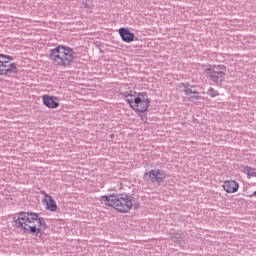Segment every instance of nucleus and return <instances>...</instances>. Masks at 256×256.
Segmentation results:
<instances>
[{
  "instance_id": "obj_1",
  "label": "nucleus",
  "mask_w": 256,
  "mask_h": 256,
  "mask_svg": "<svg viewBox=\"0 0 256 256\" xmlns=\"http://www.w3.org/2000/svg\"><path fill=\"white\" fill-rule=\"evenodd\" d=\"M17 229H21L24 233H32V235H43L47 230V224L35 212H18L13 217Z\"/></svg>"
},
{
  "instance_id": "obj_2",
  "label": "nucleus",
  "mask_w": 256,
  "mask_h": 256,
  "mask_svg": "<svg viewBox=\"0 0 256 256\" xmlns=\"http://www.w3.org/2000/svg\"><path fill=\"white\" fill-rule=\"evenodd\" d=\"M100 202L106 207H111L117 213H129L132 209H139V199L125 193H114L100 197Z\"/></svg>"
},
{
  "instance_id": "obj_3",
  "label": "nucleus",
  "mask_w": 256,
  "mask_h": 256,
  "mask_svg": "<svg viewBox=\"0 0 256 256\" xmlns=\"http://www.w3.org/2000/svg\"><path fill=\"white\" fill-rule=\"evenodd\" d=\"M124 101L127 102L130 109L136 113L139 117L149 113L151 109V99L146 92H137L135 90H129L122 93Z\"/></svg>"
},
{
  "instance_id": "obj_4",
  "label": "nucleus",
  "mask_w": 256,
  "mask_h": 256,
  "mask_svg": "<svg viewBox=\"0 0 256 256\" xmlns=\"http://www.w3.org/2000/svg\"><path fill=\"white\" fill-rule=\"evenodd\" d=\"M48 57L55 67H71V64L77 59V52L69 46L58 45L49 50Z\"/></svg>"
},
{
  "instance_id": "obj_5",
  "label": "nucleus",
  "mask_w": 256,
  "mask_h": 256,
  "mask_svg": "<svg viewBox=\"0 0 256 256\" xmlns=\"http://www.w3.org/2000/svg\"><path fill=\"white\" fill-rule=\"evenodd\" d=\"M204 73H206L212 83H223L227 75V66L223 64L209 65L204 70Z\"/></svg>"
},
{
  "instance_id": "obj_6",
  "label": "nucleus",
  "mask_w": 256,
  "mask_h": 256,
  "mask_svg": "<svg viewBox=\"0 0 256 256\" xmlns=\"http://www.w3.org/2000/svg\"><path fill=\"white\" fill-rule=\"evenodd\" d=\"M11 61H13V57L0 54V77H10L19 72L17 63Z\"/></svg>"
},
{
  "instance_id": "obj_7",
  "label": "nucleus",
  "mask_w": 256,
  "mask_h": 256,
  "mask_svg": "<svg viewBox=\"0 0 256 256\" xmlns=\"http://www.w3.org/2000/svg\"><path fill=\"white\" fill-rule=\"evenodd\" d=\"M147 181L150 183H163L167 179V172L163 169L154 168L145 173Z\"/></svg>"
},
{
  "instance_id": "obj_8",
  "label": "nucleus",
  "mask_w": 256,
  "mask_h": 256,
  "mask_svg": "<svg viewBox=\"0 0 256 256\" xmlns=\"http://www.w3.org/2000/svg\"><path fill=\"white\" fill-rule=\"evenodd\" d=\"M42 103L44 107H47L48 109H59V107L61 106V101L59 100V97L49 94H45L42 96Z\"/></svg>"
},
{
  "instance_id": "obj_9",
  "label": "nucleus",
  "mask_w": 256,
  "mask_h": 256,
  "mask_svg": "<svg viewBox=\"0 0 256 256\" xmlns=\"http://www.w3.org/2000/svg\"><path fill=\"white\" fill-rule=\"evenodd\" d=\"M42 195H44L42 203L44 204L45 209H47V211H52L53 213H55L58 209L57 202L53 199L51 195L47 194L46 192H42Z\"/></svg>"
},
{
  "instance_id": "obj_10",
  "label": "nucleus",
  "mask_w": 256,
  "mask_h": 256,
  "mask_svg": "<svg viewBox=\"0 0 256 256\" xmlns=\"http://www.w3.org/2000/svg\"><path fill=\"white\" fill-rule=\"evenodd\" d=\"M222 188L225 191V193H237L239 191V182L235 180H226L223 182Z\"/></svg>"
},
{
  "instance_id": "obj_11",
  "label": "nucleus",
  "mask_w": 256,
  "mask_h": 256,
  "mask_svg": "<svg viewBox=\"0 0 256 256\" xmlns=\"http://www.w3.org/2000/svg\"><path fill=\"white\" fill-rule=\"evenodd\" d=\"M119 35L124 43H133L135 41V34L129 28H120Z\"/></svg>"
},
{
  "instance_id": "obj_12",
  "label": "nucleus",
  "mask_w": 256,
  "mask_h": 256,
  "mask_svg": "<svg viewBox=\"0 0 256 256\" xmlns=\"http://www.w3.org/2000/svg\"><path fill=\"white\" fill-rule=\"evenodd\" d=\"M208 95H210L212 98L219 97V91L215 90L214 88H209Z\"/></svg>"
},
{
  "instance_id": "obj_13",
  "label": "nucleus",
  "mask_w": 256,
  "mask_h": 256,
  "mask_svg": "<svg viewBox=\"0 0 256 256\" xmlns=\"http://www.w3.org/2000/svg\"><path fill=\"white\" fill-rule=\"evenodd\" d=\"M184 93H185V95H199V92H197V91H193V90H191V89H189V88H185L184 90Z\"/></svg>"
},
{
  "instance_id": "obj_14",
  "label": "nucleus",
  "mask_w": 256,
  "mask_h": 256,
  "mask_svg": "<svg viewBox=\"0 0 256 256\" xmlns=\"http://www.w3.org/2000/svg\"><path fill=\"white\" fill-rule=\"evenodd\" d=\"M123 189V183L120 180L116 181V186H114V191H121Z\"/></svg>"
},
{
  "instance_id": "obj_15",
  "label": "nucleus",
  "mask_w": 256,
  "mask_h": 256,
  "mask_svg": "<svg viewBox=\"0 0 256 256\" xmlns=\"http://www.w3.org/2000/svg\"><path fill=\"white\" fill-rule=\"evenodd\" d=\"M245 171H249V167H246V168H245Z\"/></svg>"
},
{
  "instance_id": "obj_16",
  "label": "nucleus",
  "mask_w": 256,
  "mask_h": 256,
  "mask_svg": "<svg viewBox=\"0 0 256 256\" xmlns=\"http://www.w3.org/2000/svg\"><path fill=\"white\" fill-rule=\"evenodd\" d=\"M194 99H199V97H197V96H194Z\"/></svg>"
}]
</instances>
